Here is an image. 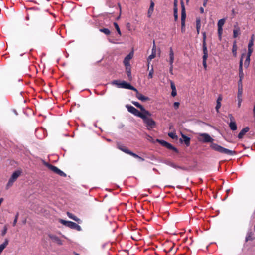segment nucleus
Instances as JSON below:
<instances>
[{
	"label": "nucleus",
	"mask_w": 255,
	"mask_h": 255,
	"mask_svg": "<svg viewBox=\"0 0 255 255\" xmlns=\"http://www.w3.org/2000/svg\"><path fill=\"white\" fill-rule=\"evenodd\" d=\"M114 25L115 27V28L116 29L117 32H118V33L121 35V31H120V28L119 27V25L118 24L116 23V22H114Z\"/></svg>",
	"instance_id": "nucleus-37"
},
{
	"label": "nucleus",
	"mask_w": 255,
	"mask_h": 255,
	"mask_svg": "<svg viewBox=\"0 0 255 255\" xmlns=\"http://www.w3.org/2000/svg\"><path fill=\"white\" fill-rule=\"evenodd\" d=\"M168 136L171 137L172 139H177V136L176 135V133L173 132H171L168 133Z\"/></svg>",
	"instance_id": "nucleus-34"
},
{
	"label": "nucleus",
	"mask_w": 255,
	"mask_h": 255,
	"mask_svg": "<svg viewBox=\"0 0 255 255\" xmlns=\"http://www.w3.org/2000/svg\"><path fill=\"white\" fill-rule=\"evenodd\" d=\"M240 33V28L238 27L235 26V29L233 30V37L236 38Z\"/></svg>",
	"instance_id": "nucleus-24"
},
{
	"label": "nucleus",
	"mask_w": 255,
	"mask_h": 255,
	"mask_svg": "<svg viewBox=\"0 0 255 255\" xmlns=\"http://www.w3.org/2000/svg\"><path fill=\"white\" fill-rule=\"evenodd\" d=\"M200 12H201V13H204V10L203 7H200Z\"/></svg>",
	"instance_id": "nucleus-63"
},
{
	"label": "nucleus",
	"mask_w": 255,
	"mask_h": 255,
	"mask_svg": "<svg viewBox=\"0 0 255 255\" xmlns=\"http://www.w3.org/2000/svg\"><path fill=\"white\" fill-rule=\"evenodd\" d=\"M174 60V53L172 48L169 49V63L170 65L173 64Z\"/></svg>",
	"instance_id": "nucleus-16"
},
{
	"label": "nucleus",
	"mask_w": 255,
	"mask_h": 255,
	"mask_svg": "<svg viewBox=\"0 0 255 255\" xmlns=\"http://www.w3.org/2000/svg\"><path fill=\"white\" fill-rule=\"evenodd\" d=\"M174 168L177 169H182V170H185L186 168L181 166H180L179 165H177V164H175Z\"/></svg>",
	"instance_id": "nucleus-44"
},
{
	"label": "nucleus",
	"mask_w": 255,
	"mask_h": 255,
	"mask_svg": "<svg viewBox=\"0 0 255 255\" xmlns=\"http://www.w3.org/2000/svg\"><path fill=\"white\" fill-rule=\"evenodd\" d=\"M245 55L243 57V58L244 57H245L246 58V59L245 60V62H244V67H246V68H247L249 65V64H250V56H248V55H246V54H244Z\"/></svg>",
	"instance_id": "nucleus-21"
},
{
	"label": "nucleus",
	"mask_w": 255,
	"mask_h": 255,
	"mask_svg": "<svg viewBox=\"0 0 255 255\" xmlns=\"http://www.w3.org/2000/svg\"><path fill=\"white\" fill-rule=\"evenodd\" d=\"M170 85H171V88L172 90H175L176 89V86L174 83V82L172 81H170Z\"/></svg>",
	"instance_id": "nucleus-51"
},
{
	"label": "nucleus",
	"mask_w": 255,
	"mask_h": 255,
	"mask_svg": "<svg viewBox=\"0 0 255 255\" xmlns=\"http://www.w3.org/2000/svg\"><path fill=\"white\" fill-rule=\"evenodd\" d=\"M151 114L150 115L145 114L143 115V117L141 119H143L144 122L146 124V125L149 127L148 128L149 129L150 128H153L155 127L156 125L155 122L151 118L147 117V116H150Z\"/></svg>",
	"instance_id": "nucleus-5"
},
{
	"label": "nucleus",
	"mask_w": 255,
	"mask_h": 255,
	"mask_svg": "<svg viewBox=\"0 0 255 255\" xmlns=\"http://www.w3.org/2000/svg\"><path fill=\"white\" fill-rule=\"evenodd\" d=\"M207 58H208V54H203V61H206Z\"/></svg>",
	"instance_id": "nucleus-58"
},
{
	"label": "nucleus",
	"mask_w": 255,
	"mask_h": 255,
	"mask_svg": "<svg viewBox=\"0 0 255 255\" xmlns=\"http://www.w3.org/2000/svg\"><path fill=\"white\" fill-rule=\"evenodd\" d=\"M48 236L53 242H55L57 244H62V242L59 237L52 234H49Z\"/></svg>",
	"instance_id": "nucleus-13"
},
{
	"label": "nucleus",
	"mask_w": 255,
	"mask_h": 255,
	"mask_svg": "<svg viewBox=\"0 0 255 255\" xmlns=\"http://www.w3.org/2000/svg\"><path fill=\"white\" fill-rule=\"evenodd\" d=\"M203 65L205 68H206V67H207L206 61H203Z\"/></svg>",
	"instance_id": "nucleus-62"
},
{
	"label": "nucleus",
	"mask_w": 255,
	"mask_h": 255,
	"mask_svg": "<svg viewBox=\"0 0 255 255\" xmlns=\"http://www.w3.org/2000/svg\"><path fill=\"white\" fill-rule=\"evenodd\" d=\"M228 117L230 120V122L234 121V119L232 114H229Z\"/></svg>",
	"instance_id": "nucleus-57"
},
{
	"label": "nucleus",
	"mask_w": 255,
	"mask_h": 255,
	"mask_svg": "<svg viewBox=\"0 0 255 255\" xmlns=\"http://www.w3.org/2000/svg\"><path fill=\"white\" fill-rule=\"evenodd\" d=\"M126 70L127 73V75L129 79H131V73L130 66H126Z\"/></svg>",
	"instance_id": "nucleus-27"
},
{
	"label": "nucleus",
	"mask_w": 255,
	"mask_h": 255,
	"mask_svg": "<svg viewBox=\"0 0 255 255\" xmlns=\"http://www.w3.org/2000/svg\"><path fill=\"white\" fill-rule=\"evenodd\" d=\"M202 34H203V44L206 43V32H202Z\"/></svg>",
	"instance_id": "nucleus-47"
},
{
	"label": "nucleus",
	"mask_w": 255,
	"mask_h": 255,
	"mask_svg": "<svg viewBox=\"0 0 255 255\" xmlns=\"http://www.w3.org/2000/svg\"><path fill=\"white\" fill-rule=\"evenodd\" d=\"M155 56H156V54L153 53H151V54H150L148 56V57L147 58L148 69H149V64H150V61L152 60V59L154 58L155 57Z\"/></svg>",
	"instance_id": "nucleus-25"
},
{
	"label": "nucleus",
	"mask_w": 255,
	"mask_h": 255,
	"mask_svg": "<svg viewBox=\"0 0 255 255\" xmlns=\"http://www.w3.org/2000/svg\"><path fill=\"white\" fill-rule=\"evenodd\" d=\"M181 137L183 138L184 142L185 144V145H186V146H187V147L189 146L190 144V138L187 137V136H186L182 133H181Z\"/></svg>",
	"instance_id": "nucleus-19"
},
{
	"label": "nucleus",
	"mask_w": 255,
	"mask_h": 255,
	"mask_svg": "<svg viewBox=\"0 0 255 255\" xmlns=\"http://www.w3.org/2000/svg\"><path fill=\"white\" fill-rule=\"evenodd\" d=\"M196 29H200L201 28V20L200 18H197L196 21Z\"/></svg>",
	"instance_id": "nucleus-33"
},
{
	"label": "nucleus",
	"mask_w": 255,
	"mask_h": 255,
	"mask_svg": "<svg viewBox=\"0 0 255 255\" xmlns=\"http://www.w3.org/2000/svg\"><path fill=\"white\" fill-rule=\"evenodd\" d=\"M254 35L252 34L251 37V40L248 44V47H252L254 44Z\"/></svg>",
	"instance_id": "nucleus-32"
},
{
	"label": "nucleus",
	"mask_w": 255,
	"mask_h": 255,
	"mask_svg": "<svg viewBox=\"0 0 255 255\" xmlns=\"http://www.w3.org/2000/svg\"><path fill=\"white\" fill-rule=\"evenodd\" d=\"M238 93L237 95L242 96L243 89V84L242 82H241V80H239L238 82Z\"/></svg>",
	"instance_id": "nucleus-18"
},
{
	"label": "nucleus",
	"mask_w": 255,
	"mask_h": 255,
	"mask_svg": "<svg viewBox=\"0 0 255 255\" xmlns=\"http://www.w3.org/2000/svg\"><path fill=\"white\" fill-rule=\"evenodd\" d=\"M153 68H152L150 70L149 73L148 74V77L149 78H152L153 77Z\"/></svg>",
	"instance_id": "nucleus-43"
},
{
	"label": "nucleus",
	"mask_w": 255,
	"mask_h": 255,
	"mask_svg": "<svg viewBox=\"0 0 255 255\" xmlns=\"http://www.w3.org/2000/svg\"><path fill=\"white\" fill-rule=\"evenodd\" d=\"M210 147L215 151L219 152L221 153H223L227 155H232L233 153V152L232 150L225 148L214 143H212L210 144Z\"/></svg>",
	"instance_id": "nucleus-2"
},
{
	"label": "nucleus",
	"mask_w": 255,
	"mask_h": 255,
	"mask_svg": "<svg viewBox=\"0 0 255 255\" xmlns=\"http://www.w3.org/2000/svg\"><path fill=\"white\" fill-rule=\"evenodd\" d=\"M157 141L159 142H160L162 145L165 146L168 149H173L175 150L176 148H175L171 144L168 143L167 142L164 141V140H159L158 139L157 140Z\"/></svg>",
	"instance_id": "nucleus-15"
},
{
	"label": "nucleus",
	"mask_w": 255,
	"mask_h": 255,
	"mask_svg": "<svg viewBox=\"0 0 255 255\" xmlns=\"http://www.w3.org/2000/svg\"><path fill=\"white\" fill-rule=\"evenodd\" d=\"M166 164L168 165H169V166H171V167L173 168L174 167V165H175V163H173L172 162H171V161H168L167 162H166Z\"/></svg>",
	"instance_id": "nucleus-53"
},
{
	"label": "nucleus",
	"mask_w": 255,
	"mask_h": 255,
	"mask_svg": "<svg viewBox=\"0 0 255 255\" xmlns=\"http://www.w3.org/2000/svg\"><path fill=\"white\" fill-rule=\"evenodd\" d=\"M223 33V28L221 27H218V34L219 39L220 40L222 39V34Z\"/></svg>",
	"instance_id": "nucleus-31"
},
{
	"label": "nucleus",
	"mask_w": 255,
	"mask_h": 255,
	"mask_svg": "<svg viewBox=\"0 0 255 255\" xmlns=\"http://www.w3.org/2000/svg\"><path fill=\"white\" fill-rule=\"evenodd\" d=\"M154 3L153 1H151L150 2V7H149L154 8Z\"/></svg>",
	"instance_id": "nucleus-60"
},
{
	"label": "nucleus",
	"mask_w": 255,
	"mask_h": 255,
	"mask_svg": "<svg viewBox=\"0 0 255 255\" xmlns=\"http://www.w3.org/2000/svg\"><path fill=\"white\" fill-rule=\"evenodd\" d=\"M237 45L236 44V43L235 42L233 45V47H232V53L234 55V56H236V55H237Z\"/></svg>",
	"instance_id": "nucleus-30"
},
{
	"label": "nucleus",
	"mask_w": 255,
	"mask_h": 255,
	"mask_svg": "<svg viewBox=\"0 0 255 255\" xmlns=\"http://www.w3.org/2000/svg\"><path fill=\"white\" fill-rule=\"evenodd\" d=\"M132 103L134 106H135L137 108H139L142 112H144L145 114L150 115V112L146 110L145 108L140 103H139L137 102L134 101H133Z\"/></svg>",
	"instance_id": "nucleus-11"
},
{
	"label": "nucleus",
	"mask_w": 255,
	"mask_h": 255,
	"mask_svg": "<svg viewBox=\"0 0 255 255\" xmlns=\"http://www.w3.org/2000/svg\"><path fill=\"white\" fill-rule=\"evenodd\" d=\"M237 99H238V107H240L241 105V103L242 102V96L237 95Z\"/></svg>",
	"instance_id": "nucleus-35"
},
{
	"label": "nucleus",
	"mask_w": 255,
	"mask_h": 255,
	"mask_svg": "<svg viewBox=\"0 0 255 255\" xmlns=\"http://www.w3.org/2000/svg\"><path fill=\"white\" fill-rule=\"evenodd\" d=\"M253 113H254V117L255 118V103L254 108H253Z\"/></svg>",
	"instance_id": "nucleus-64"
},
{
	"label": "nucleus",
	"mask_w": 255,
	"mask_h": 255,
	"mask_svg": "<svg viewBox=\"0 0 255 255\" xmlns=\"http://www.w3.org/2000/svg\"><path fill=\"white\" fill-rule=\"evenodd\" d=\"M173 64H172V65H170V67H169V72H170L171 74H173Z\"/></svg>",
	"instance_id": "nucleus-56"
},
{
	"label": "nucleus",
	"mask_w": 255,
	"mask_h": 255,
	"mask_svg": "<svg viewBox=\"0 0 255 255\" xmlns=\"http://www.w3.org/2000/svg\"><path fill=\"white\" fill-rule=\"evenodd\" d=\"M135 91L136 92V97L139 100L144 102L149 100L148 97L144 96L142 94L140 93L137 89L136 91Z\"/></svg>",
	"instance_id": "nucleus-12"
},
{
	"label": "nucleus",
	"mask_w": 255,
	"mask_h": 255,
	"mask_svg": "<svg viewBox=\"0 0 255 255\" xmlns=\"http://www.w3.org/2000/svg\"><path fill=\"white\" fill-rule=\"evenodd\" d=\"M252 51H253V50H252V47H248V54L246 55L250 56L252 53Z\"/></svg>",
	"instance_id": "nucleus-50"
},
{
	"label": "nucleus",
	"mask_w": 255,
	"mask_h": 255,
	"mask_svg": "<svg viewBox=\"0 0 255 255\" xmlns=\"http://www.w3.org/2000/svg\"><path fill=\"white\" fill-rule=\"evenodd\" d=\"M225 21H226L225 19H224V18L220 19L218 21V23H217L218 27H221V28H222L223 26L225 24Z\"/></svg>",
	"instance_id": "nucleus-28"
},
{
	"label": "nucleus",
	"mask_w": 255,
	"mask_h": 255,
	"mask_svg": "<svg viewBox=\"0 0 255 255\" xmlns=\"http://www.w3.org/2000/svg\"><path fill=\"white\" fill-rule=\"evenodd\" d=\"M7 225H5L3 227V229L2 230L1 232V235L2 236H4L7 233Z\"/></svg>",
	"instance_id": "nucleus-40"
},
{
	"label": "nucleus",
	"mask_w": 255,
	"mask_h": 255,
	"mask_svg": "<svg viewBox=\"0 0 255 255\" xmlns=\"http://www.w3.org/2000/svg\"><path fill=\"white\" fill-rule=\"evenodd\" d=\"M203 54H208L207 47L206 46V43L203 44Z\"/></svg>",
	"instance_id": "nucleus-39"
},
{
	"label": "nucleus",
	"mask_w": 255,
	"mask_h": 255,
	"mask_svg": "<svg viewBox=\"0 0 255 255\" xmlns=\"http://www.w3.org/2000/svg\"><path fill=\"white\" fill-rule=\"evenodd\" d=\"M46 166L51 171H53V172L56 174L58 173V171L59 170V169H58L57 167L51 164H47Z\"/></svg>",
	"instance_id": "nucleus-20"
},
{
	"label": "nucleus",
	"mask_w": 255,
	"mask_h": 255,
	"mask_svg": "<svg viewBox=\"0 0 255 255\" xmlns=\"http://www.w3.org/2000/svg\"><path fill=\"white\" fill-rule=\"evenodd\" d=\"M8 244V240L7 239H5L4 242L0 245V254L2 252L3 250L6 248Z\"/></svg>",
	"instance_id": "nucleus-22"
},
{
	"label": "nucleus",
	"mask_w": 255,
	"mask_h": 255,
	"mask_svg": "<svg viewBox=\"0 0 255 255\" xmlns=\"http://www.w3.org/2000/svg\"><path fill=\"white\" fill-rule=\"evenodd\" d=\"M249 130V128L247 127H245V128H244L240 132V133H239L238 134V138H240V139H241L243 137V136H244V135L247 132H248Z\"/></svg>",
	"instance_id": "nucleus-17"
},
{
	"label": "nucleus",
	"mask_w": 255,
	"mask_h": 255,
	"mask_svg": "<svg viewBox=\"0 0 255 255\" xmlns=\"http://www.w3.org/2000/svg\"><path fill=\"white\" fill-rule=\"evenodd\" d=\"M229 127L232 130L237 129V125L235 121L230 122L229 123Z\"/></svg>",
	"instance_id": "nucleus-26"
},
{
	"label": "nucleus",
	"mask_w": 255,
	"mask_h": 255,
	"mask_svg": "<svg viewBox=\"0 0 255 255\" xmlns=\"http://www.w3.org/2000/svg\"><path fill=\"white\" fill-rule=\"evenodd\" d=\"M208 1V0H204L203 3V6H204V7L206 6Z\"/></svg>",
	"instance_id": "nucleus-61"
},
{
	"label": "nucleus",
	"mask_w": 255,
	"mask_h": 255,
	"mask_svg": "<svg viewBox=\"0 0 255 255\" xmlns=\"http://www.w3.org/2000/svg\"><path fill=\"white\" fill-rule=\"evenodd\" d=\"M176 95H177L176 89H175V90H172L171 95L173 97H175Z\"/></svg>",
	"instance_id": "nucleus-55"
},
{
	"label": "nucleus",
	"mask_w": 255,
	"mask_h": 255,
	"mask_svg": "<svg viewBox=\"0 0 255 255\" xmlns=\"http://www.w3.org/2000/svg\"><path fill=\"white\" fill-rule=\"evenodd\" d=\"M131 156H133V157H134L135 158L138 159L139 160H140L141 161H143L144 160V159L143 158L139 156L138 155L136 154L135 153H134L133 152H132Z\"/></svg>",
	"instance_id": "nucleus-36"
},
{
	"label": "nucleus",
	"mask_w": 255,
	"mask_h": 255,
	"mask_svg": "<svg viewBox=\"0 0 255 255\" xmlns=\"http://www.w3.org/2000/svg\"><path fill=\"white\" fill-rule=\"evenodd\" d=\"M152 53H153L155 54L156 53V45H155L154 41H153V47L152 48Z\"/></svg>",
	"instance_id": "nucleus-45"
},
{
	"label": "nucleus",
	"mask_w": 255,
	"mask_h": 255,
	"mask_svg": "<svg viewBox=\"0 0 255 255\" xmlns=\"http://www.w3.org/2000/svg\"><path fill=\"white\" fill-rule=\"evenodd\" d=\"M174 17L175 20H177L178 19V12L177 7H175L174 8Z\"/></svg>",
	"instance_id": "nucleus-38"
},
{
	"label": "nucleus",
	"mask_w": 255,
	"mask_h": 255,
	"mask_svg": "<svg viewBox=\"0 0 255 255\" xmlns=\"http://www.w3.org/2000/svg\"><path fill=\"white\" fill-rule=\"evenodd\" d=\"M118 148L123 152L127 154H128L130 155H131V154L132 153V151H130L128 148H127L126 146L123 145L118 144Z\"/></svg>",
	"instance_id": "nucleus-14"
},
{
	"label": "nucleus",
	"mask_w": 255,
	"mask_h": 255,
	"mask_svg": "<svg viewBox=\"0 0 255 255\" xmlns=\"http://www.w3.org/2000/svg\"><path fill=\"white\" fill-rule=\"evenodd\" d=\"M74 229H76V230H77V231H81V227H80L79 225H78V224H77L76 223V226H75V228H74Z\"/></svg>",
	"instance_id": "nucleus-54"
},
{
	"label": "nucleus",
	"mask_w": 255,
	"mask_h": 255,
	"mask_svg": "<svg viewBox=\"0 0 255 255\" xmlns=\"http://www.w3.org/2000/svg\"><path fill=\"white\" fill-rule=\"evenodd\" d=\"M154 11V8L149 7V9L148 10V17H150L153 13V12Z\"/></svg>",
	"instance_id": "nucleus-41"
},
{
	"label": "nucleus",
	"mask_w": 255,
	"mask_h": 255,
	"mask_svg": "<svg viewBox=\"0 0 255 255\" xmlns=\"http://www.w3.org/2000/svg\"><path fill=\"white\" fill-rule=\"evenodd\" d=\"M99 31L104 33L105 34L108 35L110 34V31L107 28L100 29Z\"/></svg>",
	"instance_id": "nucleus-29"
},
{
	"label": "nucleus",
	"mask_w": 255,
	"mask_h": 255,
	"mask_svg": "<svg viewBox=\"0 0 255 255\" xmlns=\"http://www.w3.org/2000/svg\"><path fill=\"white\" fill-rule=\"evenodd\" d=\"M221 106V103H217L216 106L215 107L216 110L217 112H219V110Z\"/></svg>",
	"instance_id": "nucleus-48"
},
{
	"label": "nucleus",
	"mask_w": 255,
	"mask_h": 255,
	"mask_svg": "<svg viewBox=\"0 0 255 255\" xmlns=\"http://www.w3.org/2000/svg\"><path fill=\"white\" fill-rule=\"evenodd\" d=\"M21 171L18 170L15 171H14L12 174L11 175L10 179H9L7 185H6V188L8 189L10 187H11L14 182L17 179V178L21 175Z\"/></svg>",
	"instance_id": "nucleus-4"
},
{
	"label": "nucleus",
	"mask_w": 255,
	"mask_h": 255,
	"mask_svg": "<svg viewBox=\"0 0 255 255\" xmlns=\"http://www.w3.org/2000/svg\"><path fill=\"white\" fill-rule=\"evenodd\" d=\"M126 107L130 113L133 114L135 116H136L138 117L141 118L143 117V115H144V112H139L137 109H136L135 108L132 106L127 105L126 106Z\"/></svg>",
	"instance_id": "nucleus-6"
},
{
	"label": "nucleus",
	"mask_w": 255,
	"mask_h": 255,
	"mask_svg": "<svg viewBox=\"0 0 255 255\" xmlns=\"http://www.w3.org/2000/svg\"><path fill=\"white\" fill-rule=\"evenodd\" d=\"M133 53L131 52L126 56L123 61V63L125 66H130L129 61L131 60V59L133 57Z\"/></svg>",
	"instance_id": "nucleus-10"
},
{
	"label": "nucleus",
	"mask_w": 255,
	"mask_h": 255,
	"mask_svg": "<svg viewBox=\"0 0 255 255\" xmlns=\"http://www.w3.org/2000/svg\"><path fill=\"white\" fill-rule=\"evenodd\" d=\"M251 234L252 233H249L246 238V241H247L248 240H251Z\"/></svg>",
	"instance_id": "nucleus-52"
},
{
	"label": "nucleus",
	"mask_w": 255,
	"mask_h": 255,
	"mask_svg": "<svg viewBox=\"0 0 255 255\" xmlns=\"http://www.w3.org/2000/svg\"><path fill=\"white\" fill-rule=\"evenodd\" d=\"M112 84L116 85L117 87L119 88H124L132 90L133 91H136V89L135 88L125 81L121 82L119 80H114L112 82Z\"/></svg>",
	"instance_id": "nucleus-1"
},
{
	"label": "nucleus",
	"mask_w": 255,
	"mask_h": 255,
	"mask_svg": "<svg viewBox=\"0 0 255 255\" xmlns=\"http://www.w3.org/2000/svg\"><path fill=\"white\" fill-rule=\"evenodd\" d=\"M180 105V103L178 102H175L174 103L173 106L175 109H178Z\"/></svg>",
	"instance_id": "nucleus-49"
},
{
	"label": "nucleus",
	"mask_w": 255,
	"mask_h": 255,
	"mask_svg": "<svg viewBox=\"0 0 255 255\" xmlns=\"http://www.w3.org/2000/svg\"><path fill=\"white\" fill-rule=\"evenodd\" d=\"M18 216H19V213H17L16 215H15V219L13 222V226H15L17 222V220H18Z\"/></svg>",
	"instance_id": "nucleus-42"
},
{
	"label": "nucleus",
	"mask_w": 255,
	"mask_h": 255,
	"mask_svg": "<svg viewBox=\"0 0 255 255\" xmlns=\"http://www.w3.org/2000/svg\"><path fill=\"white\" fill-rule=\"evenodd\" d=\"M197 139L199 141L203 143H213L214 139L212 138L209 134L206 133H197Z\"/></svg>",
	"instance_id": "nucleus-3"
},
{
	"label": "nucleus",
	"mask_w": 255,
	"mask_h": 255,
	"mask_svg": "<svg viewBox=\"0 0 255 255\" xmlns=\"http://www.w3.org/2000/svg\"><path fill=\"white\" fill-rule=\"evenodd\" d=\"M57 174H58L59 175H60L61 176H63V177H65L66 176V174L60 169L58 171Z\"/></svg>",
	"instance_id": "nucleus-46"
},
{
	"label": "nucleus",
	"mask_w": 255,
	"mask_h": 255,
	"mask_svg": "<svg viewBox=\"0 0 255 255\" xmlns=\"http://www.w3.org/2000/svg\"><path fill=\"white\" fill-rule=\"evenodd\" d=\"M244 54H242L241 59L240 60L239 63V80H241V82H242V79L244 77V73L243 71V57L244 56Z\"/></svg>",
	"instance_id": "nucleus-7"
},
{
	"label": "nucleus",
	"mask_w": 255,
	"mask_h": 255,
	"mask_svg": "<svg viewBox=\"0 0 255 255\" xmlns=\"http://www.w3.org/2000/svg\"><path fill=\"white\" fill-rule=\"evenodd\" d=\"M67 215L69 218L73 219V220L77 222L78 223H80L81 222V220L78 218H77L76 216H75L72 213H71L70 212H67Z\"/></svg>",
	"instance_id": "nucleus-23"
},
{
	"label": "nucleus",
	"mask_w": 255,
	"mask_h": 255,
	"mask_svg": "<svg viewBox=\"0 0 255 255\" xmlns=\"http://www.w3.org/2000/svg\"><path fill=\"white\" fill-rule=\"evenodd\" d=\"M59 222L63 225L71 229H74L75 226H76V223L72 221H65L63 219H60Z\"/></svg>",
	"instance_id": "nucleus-8"
},
{
	"label": "nucleus",
	"mask_w": 255,
	"mask_h": 255,
	"mask_svg": "<svg viewBox=\"0 0 255 255\" xmlns=\"http://www.w3.org/2000/svg\"><path fill=\"white\" fill-rule=\"evenodd\" d=\"M181 27H185L186 12L184 5L182 4L181 10Z\"/></svg>",
	"instance_id": "nucleus-9"
},
{
	"label": "nucleus",
	"mask_w": 255,
	"mask_h": 255,
	"mask_svg": "<svg viewBox=\"0 0 255 255\" xmlns=\"http://www.w3.org/2000/svg\"><path fill=\"white\" fill-rule=\"evenodd\" d=\"M222 100V97L221 96H219L217 100V103H221Z\"/></svg>",
	"instance_id": "nucleus-59"
}]
</instances>
